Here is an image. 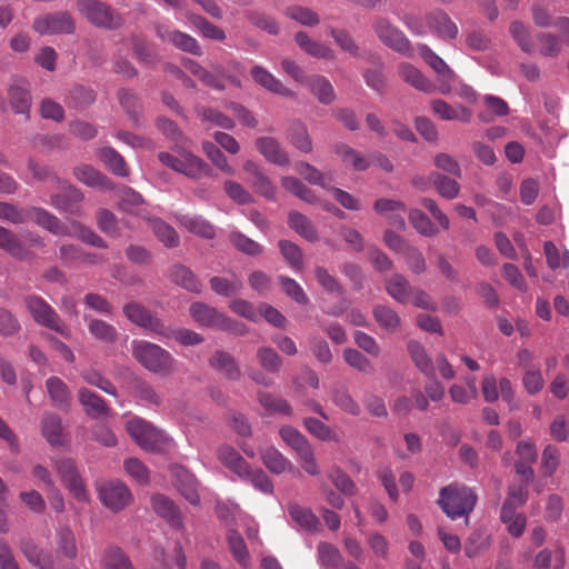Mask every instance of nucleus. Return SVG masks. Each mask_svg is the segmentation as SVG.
Wrapping results in <instances>:
<instances>
[{"mask_svg":"<svg viewBox=\"0 0 569 569\" xmlns=\"http://www.w3.org/2000/svg\"><path fill=\"white\" fill-rule=\"evenodd\" d=\"M288 513L291 520L301 529L310 532L318 530L320 522L311 509L296 502L288 505Z\"/></svg>","mask_w":569,"mask_h":569,"instance_id":"32","label":"nucleus"},{"mask_svg":"<svg viewBox=\"0 0 569 569\" xmlns=\"http://www.w3.org/2000/svg\"><path fill=\"white\" fill-rule=\"evenodd\" d=\"M166 335H159L162 340L174 339L183 347H190L201 343L204 339L198 332L187 328H172L163 325Z\"/></svg>","mask_w":569,"mask_h":569,"instance_id":"40","label":"nucleus"},{"mask_svg":"<svg viewBox=\"0 0 569 569\" xmlns=\"http://www.w3.org/2000/svg\"><path fill=\"white\" fill-rule=\"evenodd\" d=\"M56 188L59 192L54 193L50 198V204L59 211L76 214L79 212L78 203H80L84 196L80 189L71 184L67 180L56 178Z\"/></svg>","mask_w":569,"mask_h":569,"instance_id":"10","label":"nucleus"},{"mask_svg":"<svg viewBox=\"0 0 569 569\" xmlns=\"http://www.w3.org/2000/svg\"><path fill=\"white\" fill-rule=\"evenodd\" d=\"M295 169L309 183L326 190L331 189L332 177L321 172L310 163L305 161L297 162Z\"/></svg>","mask_w":569,"mask_h":569,"instance_id":"42","label":"nucleus"},{"mask_svg":"<svg viewBox=\"0 0 569 569\" xmlns=\"http://www.w3.org/2000/svg\"><path fill=\"white\" fill-rule=\"evenodd\" d=\"M288 138L292 146H295L301 152L309 153L312 151V142L310 136L307 128L302 123H292L289 128Z\"/></svg>","mask_w":569,"mask_h":569,"instance_id":"57","label":"nucleus"},{"mask_svg":"<svg viewBox=\"0 0 569 569\" xmlns=\"http://www.w3.org/2000/svg\"><path fill=\"white\" fill-rule=\"evenodd\" d=\"M157 36L164 42H169L174 46L177 49L194 54L201 56L202 51L197 42V40L188 33L181 32L179 30H167L161 26H157L156 28Z\"/></svg>","mask_w":569,"mask_h":569,"instance_id":"16","label":"nucleus"},{"mask_svg":"<svg viewBox=\"0 0 569 569\" xmlns=\"http://www.w3.org/2000/svg\"><path fill=\"white\" fill-rule=\"evenodd\" d=\"M131 352L142 367L156 375L168 376L176 369L177 360L159 345L146 340H133Z\"/></svg>","mask_w":569,"mask_h":569,"instance_id":"1","label":"nucleus"},{"mask_svg":"<svg viewBox=\"0 0 569 569\" xmlns=\"http://www.w3.org/2000/svg\"><path fill=\"white\" fill-rule=\"evenodd\" d=\"M481 391L487 402L497 401L500 395L502 399L509 405H511L513 400V389L510 380L502 378L498 382L496 377L491 373H488L483 377Z\"/></svg>","mask_w":569,"mask_h":569,"instance_id":"14","label":"nucleus"},{"mask_svg":"<svg viewBox=\"0 0 569 569\" xmlns=\"http://www.w3.org/2000/svg\"><path fill=\"white\" fill-rule=\"evenodd\" d=\"M241 481L250 483L263 495L273 493V483L268 475L260 468H251L250 465L238 477Z\"/></svg>","mask_w":569,"mask_h":569,"instance_id":"33","label":"nucleus"},{"mask_svg":"<svg viewBox=\"0 0 569 569\" xmlns=\"http://www.w3.org/2000/svg\"><path fill=\"white\" fill-rule=\"evenodd\" d=\"M332 402L343 412L351 416H359L361 412L360 405L346 389H335L332 391Z\"/></svg>","mask_w":569,"mask_h":569,"instance_id":"64","label":"nucleus"},{"mask_svg":"<svg viewBox=\"0 0 569 569\" xmlns=\"http://www.w3.org/2000/svg\"><path fill=\"white\" fill-rule=\"evenodd\" d=\"M258 401L269 413H281L284 416H291L292 413V409L287 400L271 393L259 392Z\"/></svg>","mask_w":569,"mask_h":569,"instance_id":"61","label":"nucleus"},{"mask_svg":"<svg viewBox=\"0 0 569 569\" xmlns=\"http://www.w3.org/2000/svg\"><path fill=\"white\" fill-rule=\"evenodd\" d=\"M170 276L172 281L183 289L194 293L201 292L202 284L189 268L181 264L174 266Z\"/></svg>","mask_w":569,"mask_h":569,"instance_id":"44","label":"nucleus"},{"mask_svg":"<svg viewBox=\"0 0 569 569\" xmlns=\"http://www.w3.org/2000/svg\"><path fill=\"white\" fill-rule=\"evenodd\" d=\"M407 349L419 371L428 378L433 377L435 365L425 348L418 341L410 340L407 345Z\"/></svg>","mask_w":569,"mask_h":569,"instance_id":"38","label":"nucleus"},{"mask_svg":"<svg viewBox=\"0 0 569 569\" xmlns=\"http://www.w3.org/2000/svg\"><path fill=\"white\" fill-rule=\"evenodd\" d=\"M100 562L104 569H134L129 557L116 546L103 551Z\"/></svg>","mask_w":569,"mask_h":569,"instance_id":"47","label":"nucleus"},{"mask_svg":"<svg viewBox=\"0 0 569 569\" xmlns=\"http://www.w3.org/2000/svg\"><path fill=\"white\" fill-rule=\"evenodd\" d=\"M279 433L281 439L297 453L302 469L310 476L318 475L319 467L307 438L290 426L282 427Z\"/></svg>","mask_w":569,"mask_h":569,"instance_id":"7","label":"nucleus"},{"mask_svg":"<svg viewBox=\"0 0 569 569\" xmlns=\"http://www.w3.org/2000/svg\"><path fill=\"white\" fill-rule=\"evenodd\" d=\"M242 168L248 174L247 182L257 193L270 200L274 199L276 187L256 162L248 160L243 163Z\"/></svg>","mask_w":569,"mask_h":569,"instance_id":"15","label":"nucleus"},{"mask_svg":"<svg viewBox=\"0 0 569 569\" xmlns=\"http://www.w3.org/2000/svg\"><path fill=\"white\" fill-rule=\"evenodd\" d=\"M298 46L308 54L319 58V59H332L333 58V51L317 41L311 40L307 33L305 32H298L295 37Z\"/></svg>","mask_w":569,"mask_h":569,"instance_id":"51","label":"nucleus"},{"mask_svg":"<svg viewBox=\"0 0 569 569\" xmlns=\"http://www.w3.org/2000/svg\"><path fill=\"white\" fill-rule=\"evenodd\" d=\"M305 86L310 89L312 94L322 104H330L336 98L331 82L323 76H310Z\"/></svg>","mask_w":569,"mask_h":569,"instance_id":"35","label":"nucleus"},{"mask_svg":"<svg viewBox=\"0 0 569 569\" xmlns=\"http://www.w3.org/2000/svg\"><path fill=\"white\" fill-rule=\"evenodd\" d=\"M78 400L84 413L92 419L107 417L109 408L106 401L96 392L82 387L78 390Z\"/></svg>","mask_w":569,"mask_h":569,"instance_id":"18","label":"nucleus"},{"mask_svg":"<svg viewBox=\"0 0 569 569\" xmlns=\"http://www.w3.org/2000/svg\"><path fill=\"white\" fill-rule=\"evenodd\" d=\"M33 29L42 36L72 34L76 31L73 17L67 11L47 13L34 19Z\"/></svg>","mask_w":569,"mask_h":569,"instance_id":"8","label":"nucleus"},{"mask_svg":"<svg viewBox=\"0 0 569 569\" xmlns=\"http://www.w3.org/2000/svg\"><path fill=\"white\" fill-rule=\"evenodd\" d=\"M191 318L202 327L218 329L223 321V313L203 302H194L190 306Z\"/></svg>","mask_w":569,"mask_h":569,"instance_id":"25","label":"nucleus"},{"mask_svg":"<svg viewBox=\"0 0 569 569\" xmlns=\"http://www.w3.org/2000/svg\"><path fill=\"white\" fill-rule=\"evenodd\" d=\"M427 23L442 39L453 40L458 36L457 24L443 11L438 10L428 14Z\"/></svg>","mask_w":569,"mask_h":569,"instance_id":"28","label":"nucleus"},{"mask_svg":"<svg viewBox=\"0 0 569 569\" xmlns=\"http://www.w3.org/2000/svg\"><path fill=\"white\" fill-rule=\"evenodd\" d=\"M218 458L220 462L233 472L237 477L248 467V462L240 453L229 445H223L218 449Z\"/></svg>","mask_w":569,"mask_h":569,"instance_id":"43","label":"nucleus"},{"mask_svg":"<svg viewBox=\"0 0 569 569\" xmlns=\"http://www.w3.org/2000/svg\"><path fill=\"white\" fill-rule=\"evenodd\" d=\"M28 221L37 223L56 236L69 234V230L60 223V220L42 208H28Z\"/></svg>","mask_w":569,"mask_h":569,"instance_id":"23","label":"nucleus"},{"mask_svg":"<svg viewBox=\"0 0 569 569\" xmlns=\"http://www.w3.org/2000/svg\"><path fill=\"white\" fill-rule=\"evenodd\" d=\"M409 221L415 230L423 237H433L438 233L436 224L419 209L409 211Z\"/></svg>","mask_w":569,"mask_h":569,"instance_id":"58","label":"nucleus"},{"mask_svg":"<svg viewBox=\"0 0 569 569\" xmlns=\"http://www.w3.org/2000/svg\"><path fill=\"white\" fill-rule=\"evenodd\" d=\"M176 154L160 152L159 161L171 170L181 173L190 179L198 180L202 177H210L212 169L210 166L184 148H176Z\"/></svg>","mask_w":569,"mask_h":569,"instance_id":"3","label":"nucleus"},{"mask_svg":"<svg viewBox=\"0 0 569 569\" xmlns=\"http://www.w3.org/2000/svg\"><path fill=\"white\" fill-rule=\"evenodd\" d=\"M151 505L156 513L172 528L178 530L184 529L182 515L172 500L163 495H156L151 499Z\"/></svg>","mask_w":569,"mask_h":569,"instance_id":"17","label":"nucleus"},{"mask_svg":"<svg viewBox=\"0 0 569 569\" xmlns=\"http://www.w3.org/2000/svg\"><path fill=\"white\" fill-rule=\"evenodd\" d=\"M99 158L116 176L127 177L129 174L124 159L113 148H102L99 151Z\"/></svg>","mask_w":569,"mask_h":569,"instance_id":"52","label":"nucleus"},{"mask_svg":"<svg viewBox=\"0 0 569 569\" xmlns=\"http://www.w3.org/2000/svg\"><path fill=\"white\" fill-rule=\"evenodd\" d=\"M398 72L405 82L417 90H420L425 93H431L436 90L435 84L429 79H427L418 68L408 62L400 63L398 67Z\"/></svg>","mask_w":569,"mask_h":569,"instance_id":"27","label":"nucleus"},{"mask_svg":"<svg viewBox=\"0 0 569 569\" xmlns=\"http://www.w3.org/2000/svg\"><path fill=\"white\" fill-rule=\"evenodd\" d=\"M476 502L477 495L463 485L451 483L440 490L439 505L451 519L468 516Z\"/></svg>","mask_w":569,"mask_h":569,"instance_id":"4","label":"nucleus"},{"mask_svg":"<svg viewBox=\"0 0 569 569\" xmlns=\"http://www.w3.org/2000/svg\"><path fill=\"white\" fill-rule=\"evenodd\" d=\"M418 51L425 62L443 80H455L456 73L446 61L433 52L427 44H419Z\"/></svg>","mask_w":569,"mask_h":569,"instance_id":"34","label":"nucleus"},{"mask_svg":"<svg viewBox=\"0 0 569 569\" xmlns=\"http://www.w3.org/2000/svg\"><path fill=\"white\" fill-rule=\"evenodd\" d=\"M46 389L52 405L67 410L71 405V395L67 383L59 377L52 376L46 381Z\"/></svg>","mask_w":569,"mask_h":569,"instance_id":"29","label":"nucleus"},{"mask_svg":"<svg viewBox=\"0 0 569 569\" xmlns=\"http://www.w3.org/2000/svg\"><path fill=\"white\" fill-rule=\"evenodd\" d=\"M21 552L27 560L38 569H52L54 559L51 551L38 546L34 541L26 539L20 545Z\"/></svg>","mask_w":569,"mask_h":569,"instance_id":"19","label":"nucleus"},{"mask_svg":"<svg viewBox=\"0 0 569 569\" xmlns=\"http://www.w3.org/2000/svg\"><path fill=\"white\" fill-rule=\"evenodd\" d=\"M176 486L189 503L193 506L199 503L200 497L198 493V482L192 475L183 471L178 477Z\"/></svg>","mask_w":569,"mask_h":569,"instance_id":"56","label":"nucleus"},{"mask_svg":"<svg viewBox=\"0 0 569 569\" xmlns=\"http://www.w3.org/2000/svg\"><path fill=\"white\" fill-rule=\"evenodd\" d=\"M54 469L61 478L69 492L78 501H87L88 495L81 477L77 470L76 462L70 458H61L54 462Z\"/></svg>","mask_w":569,"mask_h":569,"instance_id":"11","label":"nucleus"},{"mask_svg":"<svg viewBox=\"0 0 569 569\" xmlns=\"http://www.w3.org/2000/svg\"><path fill=\"white\" fill-rule=\"evenodd\" d=\"M147 221L157 239L166 247L174 248L179 244L180 239L178 233L166 221L160 218H148Z\"/></svg>","mask_w":569,"mask_h":569,"instance_id":"39","label":"nucleus"},{"mask_svg":"<svg viewBox=\"0 0 569 569\" xmlns=\"http://www.w3.org/2000/svg\"><path fill=\"white\" fill-rule=\"evenodd\" d=\"M8 97L10 106L16 113L24 114L29 118L31 108V96L29 90L18 83H13L9 87Z\"/></svg>","mask_w":569,"mask_h":569,"instance_id":"37","label":"nucleus"},{"mask_svg":"<svg viewBox=\"0 0 569 569\" xmlns=\"http://www.w3.org/2000/svg\"><path fill=\"white\" fill-rule=\"evenodd\" d=\"M373 30L380 41L390 49L407 57L412 56V49L407 37L387 19H377L373 22Z\"/></svg>","mask_w":569,"mask_h":569,"instance_id":"9","label":"nucleus"},{"mask_svg":"<svg viewBox=\"0 0 569 569\" xmlns=\"http://www.w3.org/2000/svg\"><path fill=\"white\" fill-rule=\"evenodd\" d=\"M386 290L397 302L407 303L411 299L413 288L402 274L396 273L386 280Z\"/></svg>","mask_w":569,"mask_h":569,"instance_id":"36","label":"nucleus"},{"mask_svg":"<svg viewBox=\"0 0 569 569\" xmlns=\"http://www.w3.org/2000/svg\"><path fill=\"white\" fill-rule=\"evenodd\" d=\"M56 545L61 556L74 559L78 555L76 537L69 527H60L56 531Z\"/></svg>","mask_w":569,"mask_h":569,"instance_id":"48","label":"nucleus"},{"mask_svg":"<svg viewBox=\"0 0 569 569\" xmlns=\"http://www.w3.org/2000/svg\"><path fill=\"white\" fill-rule=\"evenodd\" d=\"M123 313L132 323L156 335H166L163 331V321L153 316L147 308L138 302H129L123 306Z\"/></svg>","mask_w":569,"mask_h":569,"instance_id":"12","label":"nucleus"},{"mask_svg":"<svg viewBox=\"0 0 569 569\" xmlns=\"http://www.w3.org/2000/svg\"><path fill=\"white\" fill-rule=\"evenodd\" d=\"M281 184L287 191L308 203L318 202V198L315 192L295 177H283L281 179Z\"/></svg>","mask_w":569,"mask_h":569,"instance_id":"59","label":"nucleus"},{"mask_svg":"<svg viewBox=\"0 0 569 569\" xmlns=\"http://www.w3.org/2000/svg\"><path fill=\"white\" fill-rule=\"evenodd\" d=\"M227 540L229 549L237 562L243 568H248L250 565V556L240 533L236 530H230Z\"/></svg>","mask_w":569,"mask_h":569,"instance_id":"54","label":"nucleus"},{"mask_svg":"<svg viewBox=\"0 0 569 569\" xmlns=\"http://www.w3.org/2000/svg\"><path fill=\"white\" fill-rule=\"evenodd\" d=\"M254 144L257 150L267 161L281 167L289 163L287 152L274 138L260 137L256 140Z\"/></svg>","mask_w":569,"mask_h":569,"instance_id":"21","label":"nucleus"},{"mask_svg":"<svg viewBox=\"0 0 569 569\" xmlns=\"http://www.w3.org/2000/svg\"><path fill=\"white\" fill-rule=\"evenodd\" d=\"M84 320L88 322L89 332L96 339L108 343H112L117 340V329L110 323L100 319H88L87 317H84Z\"/></svg>","mask_w":569,"mask_h":569,"instance_id":"55","label":"nucleus"},{"mask_svg":"<svg viewBox=\"0 0 569 569\" xmlns=\"http://www.w3.org/2000/svg\"><path fill=\"white\" fill-rule=\"evenodd\" d=\"M0 248L19 260L26 259L28 256V250L20 239L3 227H0Z\"/></svg>","mask_w":569,"mask_h":569,"instance_id":"49","label":"nucleus"},{"mask_svg":"<svg viewBox=\"0 0 569 569\" xmlns=\"http://www.w3.org/2000/svg\"><path fill=\"white\" fill-rule=\"evenodd\" d=\"M201 147L206 157L218 170L228 176L234 174V168L229 163L227 157L220 148L216 146V143L211 141H203Z\"/></svg>","mask_w":569,"mask_h":569,"instance_id":"50","label":"nucleus"},{"mask_svg":"<svg viewBox=\"0 0 569 569\" xmlns=\"http://www.w3.org/2000/svg\"><path fill=\"white\" fill-rule=\"evenodd\" d=\"M373 317L378 325L388 331H396L400 327V318L396 311L387 306H376Z\"/></svg>","mask_w":569,"mask_h":569,"instance_id":"63","label":"nucleus"},{"mask_svg":"<svg viewBox=\"0 0 569 569\" xmlns=\"http://www.w3.org/2000/svg\"><path fill=\"white\" fill-rule=\"evenodd\" d=\"M101 502L113 511L123 509L131 500L128 487L119 481H109L98 489Z\"/></svg>","mask_w":569,"mask_h":569,"instance_id":"13","label":"nucleus"},{"mask_svg":"<svg viewBox=\"0 0 569 569\" xmlns=\"http://www.w3.org/2000/svg\"><path fill=\"white\" fill-rule=\"evenodd\" d=\"M210 287L219 296L231 297L241 291L243 283L237 274L232 273L229 278L212 277Z\"/></svg>","mask_w":569,"mask_h":569,"instance_id":"46","label":"nucleus"},{"mask_svg":"<svg viewBox=\"0 0 569 569\" xmlns=\"http://www.w3.org/2000/svg\"><path fill=\"white\" fill-rule=\"evenodd\" d=\"M431 109L437 116L446 121L457 120L463 123H468L472 117V112L468 108L461 104L452 107L442 99L433 100L431 102Z\"/></svg>","mask_w":569,"mask_h":569,"instance_id":"30","label":"nucleus"},{"mask_svg":"<svg viewBox=\"0 0 569 569\" xmlns=\"http://www.w3.org/2000/svg\"><path fill=\"white\" fill-rule=\"evenodd\" d=\"M174 219L180 226L198 237L213 239L216 236L214 226L201 216L174 213Z\"/></svg>","mask_w":569,"mask_h":569,"instance_id":"20","label":"nucleus"},{"mask_svg":"<svg viewBox=\"0 0 569 569\" xmlns=\"http://www.w3.org/2000/svg\"><path fill=\"white\" fill-rule=\"evenodd\" d=\"M76 4L78 12L97 28L116 30L124 23L121 14L99 0H77Z\"/></svg>","mask_w":569,"mask_h":569,"instance_id":"5","label":"nucleus"},{"mask_svg":"<svg viewBox=\"0 0 569 569\" xmlns=\"http://www.w3.org/2000/svg\"><path fill=\"white\" fill-rule=\"evenodd\" d=\"M209 365L212 369L221 372L226 378L230 380H239L241 378V371L238 362L233 356L226 351H216L210 358Z\"/></svg>","mask_w":569,"mask_h":569,"instance_id":"31","label":"nucleus"},{"mask_svg":"<svg viewBox=\"0 0 569 569\" xmlns=\"http://www.w3.org/2000/svg\"><path fill=\"white\" fill-rule=\"evenodd\" d=\"M41 435L52 447L63 445V428L60 416L47 411L41 418Z\"/></svg>","mask_w":569,"mask_h":569,"instance_id":"26","label":"nucleus"},{"mask_svg":"<svg viewBox=\"0 0 569 569\" xmlns=\"http://www.w3.org/2000/svg\"><path fill=\"white\" fill-rule=\"evenodd\" d=\"M74 177L83 184L99 190H111L113 188L110 179L89 164H81L73 169Z\"/></svg>","mask_w":569,"mask_h":569,"instance_id":"24","label":"nucleus"},{"mask_svg":"<svg viewBox=\"0 0 569 569\" xmlns=\"http://www.w3.org/2000/svg\"><path fill=\"white\" fill-rule=\"evenodd\" d=\"M251 77L256 83L274 94L290 98L295 97L292 90L283 86L279 79L261 66H254L251 69Z\"/></svg>","mask_w":569,"mask_h":569,"instance_id":"22","label":"nucleus"},{"mask_svg":"<svg viewBox=\"0 0 569 569\" xmlns=\"http://www.w3.org/2000/svg\"><path fill=\"white\" fill-rule=\"evenodd\" d=\"M23 305L36 323L48 328L66 338L70 331L56 310L40 296L24 297Z\"/></svg>","mask_w":569,"mask_h":569,"instance_id":"6","label":"nucleus"},{"mask_svg":"<svg viewBox=\"0 0 569 569\" xmlns=\"http://www.w3.org/2000/svg\"><path fill=\"white\" fill-rule=\"evenodd\" d=\"M335 151L343 163L350 164L357 171H365L371 164V159L363 157L346 143L337 144Z\"/></svg>","mask_w":569,"mask_h":569,"instance_id":"45","label":"nucleus"},{"mask_svg":"<svg viewBox=\"0 0 569 569\" xmlns=\"http://www.w3.org/2000/svg\"><path fill=\"white\" fill-rule=\"evenodd\" d=\"M288 224L305 239L312 242L318 240L317 230L306 216L297 211H291L288 217Z\"/></svg>","mask_w":569,"mask_h":569,"instance_id":"53","label":"nucleus"},{"mask_svg":"<svg viewBox=\"0 0 569 569\" xmlns=\"http://www.w3.org/2000/svg\"><path fill=\"white\" fill-rule=\"evenodd\" d=\"M128 435L143 450L161 452L172 445V438L144 419L133 417L126 423Z\"/></svg>","mask_w":569,"mask_h":569,"instance_id":"2","label":"nucleus"},{"mask_svg":"<svg viewBox=\"0 0 569 569\" xmlns=\"http://www.w3.org/2000/svg\"><path fill=\"white\" fill-rule=\"evenodd\" d=\"M80 377L88 385L99 388L100 390L104 391L110 396H117L116 387L100 371L92 368L84 369L81 371Z\"/></svg>","mask_w":569,"mask_h":569,"instance_id":"62","label":"nucleus"},{"mask_svg":"<svg viewBox=\"0 0 569 569\" xmlns=\"http://www.w3.org/2000/svg\"><path fill=\"white\" fill-rule=\"evenodd\" d=\"M261 460L266 468L276 475L292 469V463L274 447H268L261 451Z\"/></svg>","mask_w":569,"mask_h":569,"instance_id":"41","label":"nucleus"},{"mask_svg":"<svg viewBox=\"0 0 569 569\" xmlns=\"http://www.w3.org/2000/svg\"><path fill=\"white\" fill-rule=\"evenodd\" d=\"M303 426L307 431L322 441H338L337 433L332 430V428L325 422L320 421L316 418H305Z\"/></svg>","mask_w":569,"mask_h":569,"instance_id":"60","label":"nucleus"}]
</instances>
